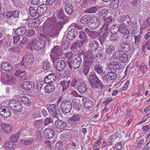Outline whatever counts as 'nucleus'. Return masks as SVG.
<instances>
[{"label":"nucleus","instance_id":"obj_1","mask_svg":"<svg viewBox=\"0 0 150 150\" xmlns=\"http://www.w3.org/2000/svg\"><path fill=\"white\" fill-rule=\"evenodd\" d=\"M62 28V23L53 16L46 20L42 25L43 32L47 35L54 38L58 35Z\"/></svg>","mask_w":150,"mask_h":150},{"label":"nucleus","instance_id":"obj_2","mask_svg":"<svg viewBox=\"0 0 150 150\" xmlns=\"http://www.w3.org/2000/svg\"><path fill=\"white\" fill-rule=\"evenodd\" d=\"M84 67L83 69L84 74L86 75L94 61V56L92 52H86L84 56Z\"/></svg>","mask_w":150,"mask_h":150},{"label":"nucleus","instance_id":"obj_3","mask_svg":"<svg viewBox=\"0 0 150 150\" xmlns=\"http://www.w3.org/2000/svg\"><path fill=\"white\" fill-rule=\"evenodd\" d=\"M88 80L90 84L93 88H102L104 87L103 83L94 73L90 74Z\"/></svg>","mask_w":150,"mask_h":150},{"label":"nucleus","instance_id":"obj_4","mask_svg":"<svg viewBox=\"0 0 150 150\" xmlns=\"http://www.w3.org/2000/svg\"><path fill=\"white\" fill-rule=\"evenodd\" d=\"M34 57L30 53H28L24 55L20 64L21 67H25L32 64L33 62Z\"/></svg>","mask_w":150,"mask_h":150},{"label":"nucleus","instance_id":"obj_5","mask_svg":"<svg viewBox=\"0 0 150 150\" xmlns=\"http://www.w3.org/2000/svg\"><path fill=\"white\" fill-rule=\"evenodd\" d=\"M52 57V61L54 64V67L56 69L59 71H62L65 68L66 64L63 60H58L59 58H54L53 56Z\"/></svg>","mask_w":150,"mask_h":150},{"label":"nucleus","instance_id":"obj_6","mask_svg":"<svg viewBox=\"0 0 150 150\" xmlns=\"http://www.w3.org/2000/svg\"><path fill=\"white\" fill-rule=\"evenodd\" d=\"M102 33L99 37V40L101 45L106 41L107 36L108 33V26L106 24L104 25L102 28Z\"/></svg>","mask_w":150,"mask_h":150},{"label":"nucleus","instance_id":"obj_7","mask_svg":"<svg viewBox=\"0 0 150 150\" xmlns=\"http://www.w3.org/2000/svg\"><path fill=\"white\" fill-rule=\"evenodd\" d=\"M62 52L59 46H56L54 47L53 49L52 50L51 53L50 54V56L51 58L52 59L53 56L54 58H60L61 55L62 54Z\"/></svg>","mask_w":150,"mask_h":150},{"label":"nucleus","instance_id":"obj_8","mask_svg":"<svg viewBox=\"0 0 150 150\" xmlns=\"http://www.w3.org/2000/svg\"><path fill=\"white\" fill-rule=\"evenodd\" d=\"M88 27L91 29H95L98 27L100 25V22L99 19L96 16H92Z\"/></svg>","mask_w":150,"mask_h":150},{"label":"nucleus","instance_id":"obj_9","mask_svg":"<svg viewBox=\"0 0 150 150\" xmlns=\"http://www.w3.org/2000/svg\"><path fill=\"white\" fill-rule=\"evenodd\" d=\"M81 118L80 114H74L68 118L69 123L71 125H74L80 121Z\"/></svg>","mask_w":150,"mask_h":150},{"label":"nucleus","instance_id":"obj_10","mask_svg":"<svg viewBox=\"0 0 150 150\" xmlns=\"http://www.w3.org/2000/svg\"><path fill=\"white\" fill-rule=\"evenodd\" d=\"M46 107L48 112L51 113L56 117H58L59 111L56 109V106L55 104L47 105Z\"/></svg>","mask_w":150,"mask_h":150},{"label":"nucleus","instance_id":"obj_11","mask_svg":"<svg viewBox=\"0 0 150 150\" xmlns=\"http://www.w3.org/2000/svg\"><path fill=\"white\" fill-rule=\"evenodd\" d=\"M9 109L6 106H1L0 107V115L3 117H8L11 115Z\"/></svg>","mask_w":150,"mask_h":150},{"label":"nucleus","instance_id":"obj_12","mask_svg":"<svg viewBox=\"0 0 150 150\" xmlns=\"http://www.w3.org/2000/svg\"><path fill=\"white\" fill-rule=\"evenodd\" d=\"M35 84L33 82L30 81H26L21 85V87L26 90L33 89L35 87Z\"/></svg>","mask_w":150,"mask_h":150},{"label":"nucleus","instance_id":"obj_13","mask_svg":"<svg viewBox=\"0 0 150 150\" xmlns=\"http://www.w3.org/2000/svg\"><path fill=\"white\" fill-rule=\"evenodd\" d=\"M116 77V74L115 73L111 72H108L105 76L103 75H102L103 80L105 81H107L108 80L114 79Z\"/></svg>","mask_w":150,"mask_h":150},{"label":"nucleus","instance_id":"obj_14","mask_svg":"<svg viewBox=\"0 0 150 150\" xmlns=\"http://www.w3.org/2000/svg\"><path fill=\"white\" fill-rule=\"evenodd\" d=\"M38 37L40 41L44 45L46 43H50L51 42L50 38L44 34L39 33L38 35Z\"/></svg>","mask_w":150,"mask_h":150},{"label":"nucleus","instance_id":"obj_15","mask_svg":"<svg viewBox=\"0 0 150 150\" xmlns=\"http://www.w3.org/2000/svg\"><path fill=\"white\" fill-rule=\"evenodd\" d=\"M1 67L3 70L9 71L13 69V65L7 62H3L1 65Z\"/></svg>","mask_w":150,"mask_h":150},{"label":"nucleus","instance_id":"obj_16","mask_svg":"<svg viewBox=\"0 0 150 150\" xmlns=\"http://www.w3.org/2000/svg\"><path fill=\"white\" fill-rule=\"evenodd\" d=\"M54 135V132L51 128H48L46 129L43 132L44 136L47 139H51L53 137Z\"/></svg>","mask_w":150,"mask_h":150},{"label":"nucleus","instance_id":"obj_17","mask_svg":"<svg viewBox=\"0 0 150 150\" xmlns=\"http://www.w3.org/2000/svg\"><path fill=\"white\" fill-rule=\"evenodd\" d=\"M77 35V33L76 29H72L68 32L67 37V39L69 40H73Z\"/></svg>","mask_w":150,"mask_h":150},{"label":"nucleus","instance_id":"obj_18","mask_svg":"<svg viewBox=\"0 0 150 150\" xmlns=\"http://www.w3.org/2000/svg\"><path fill=\"white\" fill-rule=\"evenodd\" d=\"M93 65L94 66V70L99 74L105 73L103 71L102 67L99 65V62L98 61H96L93 63Z\"/></svg>","mask_w":150,"mask_h":150},{"label":"nucleus","instance_id":"obj_19","mask_svg":"<svg viewBox=\"0 0 150 150\" xmlns=\"http://www.w3.org/2000/svg\"><path fill=\"white\" fill-rule=\"evenodd\" d=\"M2 130L5 133H9L12 131L11 126L9 124L2 123L1 125Z\"/></svg>","mask_w":150,"mask_h":150},{"label":"nucleus","instance_id":"obj_20","mask_svg":"<svg viewBox=\"0 0 150 150\" xmlns=\"http://www.w3.org/2000/svg\"><path fill=\"white\" fill-rule=\"evenodd\" d=\"M99 46L98 42L96 40H94L89 43L88 47L89 50L93 51L97 50Z\"/></svg>","mask_w":150,"mask_h":150},{"label":"nucleus","instance_id":"obj_21","mask_svg":"<svg viewBox=\"0 0 150 150\" xmlns=\"http://www.w3.org/2000/svg\"><path fill=\"white\" fill-rule=\"evenodd\" d=\"M5 148L8 150H13L16 147V144L9 141L6 142L4 145Z\"/></svg>","mask_w":150,"mask_h":150},{"label":"nucleus","instance_id":"obj_22","mask_svg":"<svg viewBox=\"0 0 150 150\" xmlns=\"http://www.w3.org/2000/svg\"><path fill=\"white\" fill-rule=\"evenodd\" d=\"M26 28L25 26H21L16 30L14 32L15 35L17 36L23 35L26 33Z\"/></svg>","mask_w":150,"mask_h":150},{"label":"nucleus","instance_id":"obj_23","mask_svg":"<svg viewBox=\"0 0 150 150\" xmlns=\"http://www.w3.org/2000/svg\"><path fill=\"white\" fill-rule=\"evenodd\" d=\"M55 76L53 73L50 74L46 76L44 79V82L45 83H52L55 80Z\"/></svg>","mask_w":150,"mask_h":150},{"label":"nucleus","instance_id":"obj_24","mask_svg":"<svg viewBox=\"0 0 150 150\" xmlns=\"http://www.w3.org/2000/svg\"><path fill=\"white\" fill-rule=\"evenodd\" d=\"M42 47V45H41L40 43L34 40L32 42L31 44L30 45V47L31 49H35L39 50L41 49Z\"/></svg>","mask_w":150,"mask_h":150},{"label":"nucleus","instance_id":"obj_25","mask_svg":"<svg viewBox=\"0 0 150 150\" xmlns=\"http://www.w3.org/2000/svg\"><path fill=\"white\" fill-rule=\"evenodd\" d=\"M47 6L45 4H43L40 5L37 9L38 16L44 13L47 11Z\"/></svg>","mask_w":150,"mask_h":150},{"label":"nucleus","instance_id":"obj_26","mask_svg":"<svg viewBox=\"0 0 150 150\" xmlns=\"http://www.w3.org/2000/svg\"><path fill=\"white\" fill-rule=\"evenodd\" d=\"M55 88L54 85L52 83H50L44 87V91L45 93H49L53 91Z\"/></svg>","mask_w":150,"mask_h":150},{"label":"nucleus","instance_id":"obj_27","mask_svg":"<svg viewBox=\"0 0 150 150\" xmlns=\"http://www.w3.org/2000/svg\"><path fill=\"white\" fill-rule=\"evenodd\" d=\"M55 124L57 127L60 129H64L67 126L66 123L59 119H57L55 121Z\"/></svg>","mask_w":150,"mask_h":150},{"label":"nucleus","instance_id":"obj_28","mask_svg":"<svg viewBox=\"0 0 150 150\" xmlns=\"http://www.w3.org/2000/svg\"><path fill=\"white\" fill-rule=\"evenodd\" d=\"M82 100L83 104L85 107L89 109L93 106V102L91 100L84 98H83Z\"/></svg>","mask_w":150,"mask_h":150},{"label":"nucleus","instance_id":"obj_29","mask_svg":"<svg viewBox=\"0 0 150 150\" xmlns=\"http://www.w3.org/2000/svg\"><path fill=\"white\" fill-rule=\"evenodd\" d=\"M92 16L88 14L84 15L81 19V23L83 24H87L90 22Z\"/></svg>","mask_w":150,"mask_h":150},{"label":"nucleus","instance_id":"obj_30","mask_svg":"<svg viewBox=\"0 0 150 150\" xmlns=\"http://www.w3.org/2000/svg\"><path fill=\"white\" fill-rule=\"evenodd\" d=\"M87 87L85 82H82L78 85V89L80 93H83L86 91Z\"/></svg>","mask_w":150,"mask_h":150},{"label":"nucleus","instance_id":"obj_31","mask_svg":"<svg viewBox=\"0 0 150 150\" xmlns=\"http://www.w3.org/2000/svg\"><path fill=\"white\" fill-rule=\"evenodd\" d=\"M119 31L123 35H127L129 34V31L123 24L119 25Z\"/></svg>","mask_w":150,"mask_h":150},{"label":"nucleus","instance_id":"obj_32","mask_svg":"<svg viewBox=\"0 0 150 150\" xmlns=\"http://www.w3.org/2000/svg\"><path fill=\"white\" fill-rule=\"evenodd\" d=\"M66 12L69 15H71L74 11V7L71 4H67L65 6Z\"/></svg>","mask_w":150,"mask_h":150},{"label":"nucleus","instance_id":"obj_33","mask_svg":"<svg viewBox=\"0 0 150 150\" xmlns=\"http://www.w3.org/2000/svg\"><path fill=\"white\" fill-rule=\"evenodd\" d=\"M68 64L69 67L71 69L74 70L77 69L79 68L80 65H78L76 62L74 61H68Z\"/></svg>","mask_w":150,"mask_h":150},{"label":"nucleus","instance_id":"obj_34","mask_svg":"<svg viewBox=\"0 0 150 150\" xmlns=\"http://www.w3.org/2000/svg\"><path fill=\"white\" fill-rule=\"evenodd\" d=\"M22 108V105L19 101L17 102L14 106L12 109L14 111L17 112H19L21 111Z\"/></svg>","mask_w":150,"mask_h":150},{"label":"nucleus","instance_id":"obj_35","mask_svg":"<svg viewBox=\"0 0 150 150\" xmlns=\"http://www.w3.org/2000/svg\"><path fill=\"white\" fill-rule=\"evenodd\" d=\"M19 138L18 134H13L11 135L10 137V140L14 143H16Z\"/></svg>","mask_w":150,"mask_h":150},{"label":"nucleus","instance_id":"obj_36","mask_svg":"<svg viewBox=\"0 0 150 150\" xmlns=\"http://www.w3.org/2000/svg\"><path fill=\"white\" fill-rule=\"evenodd\" d=\"M112 66L114 69H120L122 68V66L121 63L120 62H113L111 63L109 66Z\"/></svg>","mask_w":150,"mask_h":150},{"label":"nucleus","instance_id":"obj_37","mask_svg":"<svg viewBox=\"0 0 150 150\" xmlns=\"http://www.w3.org/2000/svg\"><path fill=\"white\" fill-rule=\"evenodd\" d=\"M67 105L65 107L64 109H62V110L63 112V113H65L66 114L69 112H70L71 110V109L72 108V105L71 103V102H69Z\"/></svg>","mask_w":150,"mask_h":150},{"label":"nucleus","instance_id":"obj_38","mask_svg":"<svg viewBox=\"0 0 150 150\" xmlns=\"http://www.w3.org/2000/svg\"><path fill=\"white\" fill-rule=\"evenodd\" d=\"M108 10L105 8H103L100 10L98 12V14L99 16L104 18L108 15Z\"/></svg>","mask_w":150,"mask_h":150},{"label":"nucleus","instance_id":"obj_39","mask_svg":"<svg viewBox=\"0 0 150 150\" xmlns=\"http://www.w3.org/2000/svg\"><path fill=\"white\" fill-rule=\"evenodd\" d=\"M115 50V47L113 45H108L105 50V53L108 54H110Z\"/></svg>","mask_w":150,"mask_h":150},{"label":"nucleus","instance_id":"obj_40","mask_svg":"<svg viewBox=\"0 0 150 150\" xmlns=\"http://www.w3.org/2000/svg\"><path fill=\"white\" fill-rule=\"evenodd\" d=\"M119 30V27L117 25H112L110 28V31L112 34L117 33Z\"/></svg>","mask_w":150,"mask_h":150},{"label":"nucleus","instance_id":"obj_41","mask_svg":"<svg viewBox=\"0 0 150 150\" xmlns=\"http://www.w3.org/2000/svg\"><path fill=\"white\" fill-rule=\"evenodd\" d=\"M18 99L24 104H29L30 102V99L25 96L20 97Z\"/></svg>","mask_w":150,"mask_h":150},{"label":"nucleus","instance_id":"obj_42","mask_svg":"<svg viewBox=\"0 0 150 150\" xmlns=\"http://www.w3.org/2000/svg\"><path fill=\"white\" fill-rule=\"evenodd\" d=\"M142 49L144 50L146 48L149 50H150V39L146 40L144 44H143L142 47Z\"/></svg>","mask_w":150,"mask_h":150},{"label":"nucleus","instance_id":"obj_43","mask_svg":"<svg viewBox=\"0 0 150 150\" xmlns=\"http://www.w3.org/2000/svg\"><path fill=\"white\" fill-rule=\"evenodd\" d=\"M119 2L118 0H116L111 2L109 6V8H116L118 7Z\"/></svg>","mask_w":150,"mask_h":150},{"label":"nucleus","instance_id":"obj_44","mask_svg":"<svg viewBox=\"0 0 150 150\" xmlns=\"http://www.w3.org/2000/svg\"><path fill=\"white\" fill-rule=\"evenodd\" d=\"M29 13L32 17H35L38 15L37 10L32 7H30L29 8Z\"/></svg>","mask_w":150,"mask_h":150},{"label":"nucleus","instance_id":"obj_45","mask_svg":"<svg viewBox=\"0 0 150 150\" xmlns=\"http://www.w3.org/2000/svg\"><path fill=\"white\" fill-rule=\"evenodd\" d=\"M33 141V138H30L27 140H25L23 139H21L19 140L20 142L22 143L23 145H27L29 144L32 143Z\"/></svg>","mask_w":150,"mask_h":150},{"label":"nucleus","instance_id":"obj_46","mask_svg":"<svg viewBox=\"0 0 150 150\" xmlns=\"http://www.w3.org/2000/svg\"><path fill=\"white\" fill-rule=\"evenodd\" d=\"M120 47L122 49V51L127 52L130 50V46L127 44L122 43L120 45Z\"/></svg>","mask_w":150,"mask_h":150},{"label":"nucleus","instance_id":"obj_47","mask_svg":"<svg viewBox=\"0 0 150 150\" xmlns=\"http://www.w3.org/2000/svg\"><path fill=\"white\" fill-rule=\"evenodd\" d=\"M102 32L101 28L100 31H98V32L95 31L93 33L92 32L91 38H92L93 39H96L100 36V35L101 34Z\"/></svg>","mask_w":150,"mask_h":150},{"label":"nucleus","instance_id":"obj_48","mask_svg":"<svg viewBox=\"0 0 150 150\" xmlns=\"http://www.w3.org/2000/svg\"><path fill=\"white\" fill-rule=\"evenodd\" d=\"M70 81H62L61 83V85L62 86L63 91H64L66 90L69 86Z\"/></svg>","mask_w":150,"mask_h":150},{"label":"nucleus","instance_id":"obj_49","mask_svg":"<svg viewBox=\"0 0 150 150\" xmlns=\"http://www.w3.org/2000/svg\"><path fill=\"white\" fill-rule=\"evenodd\" d=\"M122 53V50L121 49H119L118 51H115L113 53V58L115 59H117L120 55Z\"/></svg>","mask_w":150,"mask_h":150},{"label":"nucleus","instance_id":"obj_50","mask_svg":"<svg viewBox=\"0 0 150 150\" xmlns=\"http://www.w3.org/2000/svg\"><path fill=\"white\" fill-rule=\"evenodd\" d=\"M42 122L41 120H37L33 122V125L37 128H39L42 124Z\"/></svg>","mask_w":150,"mask_h":150},{"label":"nucleus","instance_id":"obj_51","mask_svg":"<svg viewBox=\"0 0 150 150\" xmlns=\"http://www.w3.org/2000/svg\"><path fill=\"white\" fill-rule=\"evenodd\" d=\"M128 60V57L126 54H123L120 58V61L122 63L126 62Z\"/></svg>","mask_w":150,"mask_h":150},{"label":"nucleus","instance_id":"obj_52","mask_svg":"<svg viewBox=\"0 0 150 150\" xmlns=\"http://www.w3.org/2000/svg\"><path fill=\"white\" fill-rule=\"evenodd\" d=\"M79 38L83 40L87 41V36L84 32L81 31L79 33Z\"/></svg>","mask_w":150,"mask_h":150},{"label":"nucleus","instance_id":"obj_53","mask_svg":"<svg viewBox=\"0 0 150 150\" xmlns=\"http://www.w3.org/2000/svg\"><path fill=\"white\" fill-rule=\"evenodd\" d=\"M69 102H70V101L68 100H64L62 101L60 105V107L62 110L67 105L68 103H69Z\"/></svg>","mask_w":150,"mask_h":150},{"label":"nucleus","instance_id":"obj_54","mask_svg":"<svg viewBox=\"0 0 150 150\" xmlns=\"http://www.w3.org/2000/svg\"><path fill=\"white\" fill-rule=\"evenodd\" d=\"M57 16L59 18L62 19L64 17V15L63 13V10L61 8L57 12Z\"/></svg>","mask_w":150,"mask_h":150},{"label":"nucleus","instance_id":"obj_55","mask_svg":"<svg viewBox=\"0 0 150 150\" xmlns=\"http://www.w3.org/2000/svg\"><path fill=\"white\" fill-rule=\"evenodd\" d=\"M17 102H18V101L13 99L10 100L8 102L9 106L12 109L14 106V105L16 104Z\"/></svg>","mask_w":150,"mask_h":150},{"label":"nucleus","instance_id":"obj_56","mask_svg":"<svg viewBox=\"0 0 150 150\" xmlns=\"http://www.w3.org/2000/svg\"><path fill=\"white\" fill-rule=\"evenodd\" d=\"M35 34V31L32 29H29L27 30L26 33V36H31Z\"/></svg>","mask_w":150,"mask_h":150},{"label":"nucleus","instance_id":"obj_57","mask_svg":"<svg viewBox=\"0 0 150 150\" xmlns=\"http://www.w3.org/2000/svg\"><path fill=\"white\" fill-rule=\"evenodd\" d=\"M134 37L135 44L136 45H138L142 40V37L140 35H138L134 36Z\"/></svg>","mask_w":150,"mask_h":150},{"label":"nucleus","instance_id":"obj_58","mask_svg":"<svg viewBox=\"0 0 150 150\" xmlns=\"http://www.w3.org/2000/svg\"><path fill=\"white\" fill-rule=\"evenodd\" d=\"M23 72L21 76V78L23 80H26L28 78V73L25 71H23Z\"/></svg>","mask_w":150,"mask_h":150},{"label":"nucleus","instance_id":"obj_59","mask_svg":"<svg viewBox=\"0 0 150 150\" xmlns=\"http://www.w3.org/2000/svg\"><path fill=\"white\" fill-rule=\"evenodd\" d=\"M62 143L60 141L57 142L56 144V148L58 150H60L62 149Z\"/></svg>","mask_w":150,"mask_h":150},{"label":"nucleus","instance_id":"obj_60","mask_svg":"<svg viewBox=\"0 0 150 150\" xmlns=\"http://www.w3.org/2000/svg\"><path fill=\"white\" fill-rule=\"evenodd\" d=\"M123 143V142L122 141L117 143L115 145V148H116V149L117 150H120L122 147Z\"/></svg>","mask_w":150,"mask_h":150},{"label":"nucleus","instance_id":"obj_61","mask_svg":"<svg viewBox=\"0 0 150 150\" xmlns=\"http://www.w3.org/2000/svg\"><path fill=\"white\" fill-rule=\"evenodd\" d=\"M42 67L44 69L47 70L50 67V65L49 63L46 61H44L42 64Z\"/></svg>","mask_w":150,"mask_h":150},{"label":"nucleus","instance_id":"obj_62","mask_svg":"<svg viewBox=\"0 0 150 150\" xmlns=\"http://www.w3.org/2000/svg\"><path fill=\"white\" fill-rule=\"evenodd\" d=\"M57 0H46L45 1L46 5L51 6L54 4Z\"/></svg>","mask_w":150,"mask_h":150},{"label":"nucleus","instance_id":"obj_63","mask_svg":"<svg viewBox=\"0 0 150 150\" xmlns=\"http://www.w3.org/2000/svg\"><path fill=\"white\" fill-rule=\"evenodd\" d=\"M52 120L51 117H47L45 120L44 125H47L49 124L52 123Z\"/></svg>","mask_w":150,"mask_h":150},{"label":"nucleus","instance_id":"obj_64","mask_svg":"<svg viewBox=\"0 0 150 150\" xmlns=\"http://www.w3.org/2000/svg\"><path fill=\"white\" fill-rule=\"evenodd\" d=\"M74 61L76 62L78 65H80L81 62V59L80 57L78 56L74 59Z\"/></svg>","mask_w":150,"mask_h":150}]
</instances>
